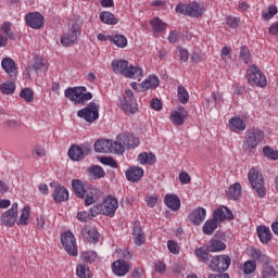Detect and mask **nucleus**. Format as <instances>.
I'll list each match as a JSON object with an SVG mask.
<instances>
[{"label":"nucleus","mask_w":278,"mask_h":278,"mask_svg":"<svg viewBox=\"0 0 278 278\" xmlns=\"http://www.w3.org/2000/svg\"><path fill=\"white\" fill-rule=\"evenodd\" d=\"M116 210H118V200H116V198L106 197L101 204H96L90 208V214L93 218L94 216H99V214L114 218Z\"/></svg>","instance_id":"nucleus-1"},{"label":"nucleus","mask_w":278,"mask_h":278,"mask_svg":"<svg viewBox=\"0 0 278 278\" xmlns=\"http://www.w3.org/2000/svg\"><path fill=\"white\" fill-rule=\"evenodd\" d=\"M140 144V139L131 134H119L114 141V153L123 155L125 149H136Z\"/></svg>","instance_id":"nucleus-2"},{"label":"nucleus","mask_w":278,"mask_h":278,"mask_svg":"<svg viewBox=\"0 0 278 278\" xmlns=\"http://www.w3.org/2000/svg\"><path fill=\"white\" fill-rule=\"evenodd\" d=\"M264 140V131L260 128H251L245 131L242 149L245 153H252Z\"/></svg>","instance_id":"nucleus-3"},{"label":"nucleus","mask_w":278,"mask_h":278,"mask_svg":"<svg viewBox=\"0 0 278 278\" xmlns=\"http://www.w3.org/2000/svg\"><path fill=\"white\" fill-rule=\"evenodd\" d=\"M111 66L114 73H121V75L129 79L142 76V68L129 65V62L125 60H114Z\"/></svg>","instance_id":"nucleus-4"},{"label":"nucleus","mask_w":278,"mask_h":278,"mask_svg":"<svg viewBox=\"0 0 278 278\" xmlns=\"http://www.w3.org/2000/svg\"><path fill=\"white\" fill-rule=\"evenodd\" d=\"M72 190L77 199H81L84 201L86 206L97 203V200L94 199V195H92V192L88 191V185H86V182H84L83 180L73 179Z\"/></svg>","instance_id":"nucleus-5"},{"label":"nucleus","mask_w":278,"mask_h":278,"mask_svg":"<svg viewBox=\"0 0 278 278\" xmlns=\"http://www.w3.org/2000/svg\"><path fill=\"white\" fill-rule=\"evenodd\" d=\"M86 87H70L65 89L64 96L73 103H85V101L92 99V93L86 92Z\"/></svg>","instance_id":"nucleus-6"},{"label":"nucleus","mask_w":278,"mask_h":278,"mask_svg":"<svg viewBox=\"0 0 278 278\" xmlns=\"http://www.w3.org/2000/svg\"><path fill=\"white\" fill-rule=\"evenodd\" d=\"M248 179L252 189L258 194L261 199L266 197V187H264V176L255 168H251L248 174Z\"/></svg>","instance_id":"nucleus-7"},{"label":"nucleus","mask_w":278,"mask_h":278,"mask_svg":"<svg viewBox=\"0 0 278 278\" xmlns=\"http://www.w3.org/2000/svg\"><path fill=\"white\" fill-rule=\"evenodd\" d=\"M176 12L177 14H182L184 16H192L193 18H201V16H203V13L205 12V9H203V7H201L197 2H191L189 4L178 3L176 5Z\"/></svg>","instance_id":"nucleus-8"},{"label":"nucleus","mask_w":278,"mask_h":278,"mask_svg":"<svg viewBox=\"0 0 278 278\" xmlns=\"http://www.w3.org/2000/svg\"><path fill=\"white\" fill-rule=\"evenodd\" d=\"M248 81L251 86H256L257 88H266L268 81L266 80V75L260 71V67L252 65L247 71Z\"/></svg>","instance_id":"nucleus-9"},{"label":"nucleus","mask_w":278,"mask_h":278,"mask_svg":"<svg viewBox=\"0 0 278 278\" xmlns=\"http://www.w3.org/2000/svg\"><path fill=\"white\" fill-rule=\"evenodd\" d=\"M231 266V257L227 254L216 255L210 261L208 268L214 273H225Z\"/></svg>","instance_id":"nucleus-10"},{"label":"nucleus","mask_w":278,"mask_h":278,"mask_svg":"<svg viewBox=\"0 0 278 278\" xmlns=\"http://www.w3.org/2000/svg\"><path fill=\"white\" fill-rule=\"evenodd\" d=\"M68 31L61 37V45L63 47H73V45H77V38L81 36V30L77 23H68Z\"/></svg>","instance_id":"nucleus-11"},{"label":"nucleus","mask_w":278,"mask_h":278,"mask_svg":"<svg viewBox=\"0 0 278 278\" xmlns=\"http://www.w3.org/2000/svg\"><path fill=\"white\" fill-rule=\"evenodd\" d=\"M119 108L125 114H136L138 112V103L136 102V98H134V91L131 89L125 91Z\"/></svg>","instance_id":"nucleus-12"},{"label":"nucleus","mask_w":278,"mask_h":278,"mask_svg":"<svg viewBox=\"0 0 278 278\" xmlns=\"http://www.w3.org/2000/svg\"><path fill=\"white\" fill-rule=\"evenodd\" d=\"M99 108L96 102H90L77 112V116L84 118L87 123H94L99 118Z\"/></svg>","instance_id":"nucleus-13"},{"label":"nucleus","mask_w":278,"mask_h":278,"mask_svg":"<svg viewBox=\"0 0 278 278\" xmlns=\"http://www.w3.org/2000/svg\"><path fill=\"white\" fill-rule=\"evenodd\" d=\"M61 242L63 249H65L67 255H72V257H77V241L75 239V235L71 231L63 232L61 235Z\"/></svg>","instance_id":"nucleus-14"},{"label":"nucleus","mask_w":278,"mask_h":278,"mask_svg":"<svg viewBox=\"0 0 278 278\" xmlns=\"http://www.w3.org/2000/svg\"><path fill=\"white\" fill-rule=\"evenodd\" d=\"M18 218V203H13L11 208L5 211L1 216V223L5 227H14Z\"/></svg>","instance_id":"nucleus-15"},{"label":"nucleus","mask_w":278,"mask_h":278,"mask_svg":"<svg viewBox=\"0 0 278 278\" xmlns=\"http://www.w3.org/2000/svg\"><path fill=\"white\" fill-rule=\"evenodd\" d=\"M50 186L51 188H54L52 197L55 203H64L68 201L70 194H68V189H66V187L58 182H51Z\"/></svg>","instance_id":"nucleus-16"},{"label":"nucleus","mask_w":278,"mask_h":278,"mask_svg":"<svg viewBox=\"0 0 278 278\" xmlns=\"http://www.w3.org/2000/svg\"><path fill=\"white\" fill-rule=\"evenodd\" d=\"M26 25L31 29H42L45 27V16L39 12H31L25 16Z\"/></svg>","instance_id":"nucleus-17"},{"label":"nucleus","mask_w":278,"mask_h":278,"mask_svg":"<svg viewBox=\"0 0 278 278\" xmlns=\"http://www.w3.org/2000/svg\"><path fill=\"white\" fill-rule=\"evenodd\" d=\"M112 270L117 277H125L131 270V264L125 260H117L112 263Z\"/></svg>","instance_id":"nucleus-18"},{"label":"nucleus","mask_w":278,"mask_h":278,"mask_svg":"<svg viewBox=\"0 0 278 278\" xmlns=\"http://www.w3.org/2000/svg\"><path fill=\"white\" fill-rule=\"evenodd\" d=\"M96 153H114V141L110 139H99L94 142Z\"/></svg>","instance_id":"nucleus-19"},{"label":"nucleus","mask_w":278,"mask_h":278,"mask_svg":"<svg viewBox=\"0 0 278 278\" xmlns=\"http://www.w3.org/2000/svg\"><path fill=\"white\" fill-rule=\"evenodd\" d=\"M126 179L131 184H138L144 177V169L142 167L132 166L125 172Z\"/></svg>","instance_id":"nucleus-20"},{"label":"nucleus","mask_w":278,"mask_h":278,"mask_svg":"<svg viewBox=\"0 0 278 278\" xmlns=\"http://www.w3.org/2000/svg\"><path fill=\"white\" fill-rule=\"evenodd\" d=\"M205 216H207V211L204 207H198L189 214V220L198 227L205 220Z\"/></svg>","instance_id":"nucleus-21"},{"label":"nucleus","mask_w":278,"mask_h":278,"mask_svg":"<svg viewBox=\"0 0 278 278\" xmlns=\"http://www.w3.org/2000/svg\"><path fill=\"white\" fill-rule=\"evenodd\" d=\"M186 118H188V111L185 108H180L179 111L170 114V121L176 127H181L186 123Z\"/></svg>","instance_id":"nucleus-22"},{"label":"nucleus","mask_w":278,"mask_h":278,"mask_svg":"<svg viewBox=\"0 0 278 278\" xmlns=\"http://www.w3.org/2000/svg\"><path fill=\"white\" fill-rule=\"evenodd\" d=\"M250 255L252 260H255V262H258L262 264L263 268L264 266H270V257L268 255L262 253V250L260 249H251Z\"/></svg>","instance_id":"nucleus-23"},{"label":"nucleus","mask_w":278,"mask_h":278,"mask_svg":"<svg viewBox=\"0 0 278 278\" xmlns=\"http://www.w3.org/2000/svg\"><path fill=\"white\" fill-rule=\"evenodd\" d=\"M132 239L137 247H142V244L147 242V237L144 236V231H142V227L140 226V224L134 225Z\"/></svg>","instance_id":"nucleus-24"},{"label":"nucleus","mask_w":278,"mask_h":278,"mask_svg":"<svg viewBox=\"0 0 278 278\" xmlns=\"http://www.w3.org/2000/svg\"><path fill=\"white\" fill-rule=\"evenodd\" d=\"M164 203L172 212H177L181 207V200L177 194H166Z\"/></svg>","instance_id":"nucleus-25"},{"label":"nucleus","mask_w":278,"mask_h":278,"mask_svg":"<svg viewBox=\"0 0 278 278\" xmlns=\"http://www.w3.org/2000/svg\"><path fill=\"white\" fill-rule=\"evenodd\" d=\"M3 71L10 75L11 79L16 78V63L11 58H4L1 62Z\"/></svg>","instance_id":"nucleus-26"},{"label":"nucleus","mask_w":278,"mask_h":278,"mask_svg":"<svg viewBox=\"0 0 278 278\" xmlns=\"http://www.w3.org/2000/svg\"><path fill=\"white\" fill-rule=\"evenodd\" d=\"M256 233L263 244H268L269 241L273 240V232H270V228L266 226H257Z\"/></svg>","instance_id":"nucleus-27"},{"label":"nucleus","mask_w":278,"mask_h":278,"mask_svg":"<svg viewBox=\"0 0 278 278\" xmlns=\"http://www.w3.org/2000/svg\"><path fill=\"white\" fill-rule=\"evenodd\" d=\"M160 86V78L155 75L149 76L144 81L141 83V92L147 90H155Z\"/></svg>","instance_id":"nucleus-28"},{"label":"nucleus","mask_w":278,"mask_h":278,"mask_svg":"<svg viewBox=\"0 0 278 278\" xmlns=\"http://www.w3.org/2000/svg\"><path fill=\"white\" fill-rule=\"evenodd\" d=\"M81 236L88 240V242H91L92 244H97L99 242V231L94 228H83L80 231Z\"/></svg>","instance_id":"nucleus-29"},{"label":"nucleus","mask_w":278,"mask_h":278,"mask_svg":"<svg viewBox=\"0 0 278 278\" xmlns=\"http://www.w3.org/2000/svg\"><path fill=\"white\" fill-rule=\"evenodd\" d=\"M226 193L228 194V199H231L232 201H238V199L242 197V186L239 182H236L228 188Z\"/></svg>","instance_id":"nucleus-30"},{"label":"nucleus","mask_w":278,"mask_h":278,"mask_svg":"<svg viewBox=\"0 0 278 278\" xmlns=\"http://www.w3.org/2000/svg\"><path fill=\"white\" fill-rule=\"evenodd\" d=\"M68 157L73 160V162H81L84 160V151L81 147L73 144L68 150Z\"/></svg>","instance_id":"nucleus-31"},{"label":"nucleus","mask_w":278,"mask_h":278,"mask_svg":"<svg viewBox=\"0 0 278 278\" xmlns=\"http://www.w3.org/2000/svg\"><path fill=\"white\" fill-rule=\"evenodd\" d=\"M225 249H227V244L220 241V239H212L207 244V251L210 253H218L225 251Z\"/></svg>","instance_id":"nucleus-32"},{"label":"nucleus","mask_w":278,"mask_h":278,"mask_svg":"<svg viewBox=\"0 0 278 278\" xmlns=\"http://www.w3.org/2000/svg\"><path fill=\"white\" fill-rule=\"evenodd\" d=\"M210 250H207V247L198 248L194 251V255L198 257L199 262H202V264H207L210 266Z\"/></svg>","instance_id":"nucleus-33"},{"label":"nucleus","mask_w":278,"mask_h":278,"mask_svg":"<svg viewBox=\"0 0 278 278\" xmlns=\"http://www.w3.org/2000/svg\"><path fill=\"white\" fill-rule=\"evenodd\" d=\"M137 160L142 165L149 164L151 166L155 164L157 159L155 157V154H153L152 152H142L138 155Z\"/></svg>","instance_id":"nucleus-34"},{"label":"nucleus","mask_w":278,"mask_h":278,"mask_svg":"<svg viewBox=\"0 0 278 278\" xmlns=\"http://www.w3.org/2000/svg\"><path fill=\"white\" fill-rule=\"evenodd\" d=\"M216 229H218V224L212 218L207 219L202 227V231L205 236H212Z\"/></svg>","instance_id":"nucleus-35"},{"label":"nucleus","mask_w":278,"mask_h":278,"mask_svg":"<svg viewBox=\"0 0 278 278\" xmlns=\"http://www.w3.org/2000/svg\"><path fill=\"white\" fill-rule=\"evenodd\" d=\"M229 125L233 131H244L247 129V124L240 117H232L229 121Z\"/></svg>","instance_id":"nucleus-36"},{"label":"nucleus","mask_w":278,"mask_h":278,"mask_svg":"<svg viewBox=\"0 0 278 278\" xmlns=\"http://www.w3.org/2000/svg\"><path fill=\"white\" fill-rule=\"evenodd\" d=\"M100 21L105 23L106 25H116L118 23V18L113 13L108 11L100 13Z\"/></svg>","instance_id":"nucleus-37"},{"label":"nucleus","mask_w":278,"mask_h":278,"mask_svg":"<svg viewBox=\"0 0 278 278\" xmlns=\"http://www.w3.org/2000/svg\"><path fill=\"white\" fill-rule=\"evenodd\" d=\"M111 42L119 49H125L127 47V37L124 35H111Z\"/></svg>","instance_id":"nucleus-38"},{"label":"nucleus","mask_w":278,"mask_h":278,"mask_svg":"<svg viewBox=\"0 0 278 278\" xmlns=\"http://www.w3.org/2000/svg\"><path fill=\"white\" fill-rule=\"evenodd\" d=\"M242 270L244 275H251L252 273H255V270H257V261H255V258L247 261L243 263Z\"/></svg>","instance_id":"nucleus-39"},{"label":"nucleus","mask_w":278,"mask_h":278,"mask_svg":"<svg viewBox=\"0 0 278 278\" xmlns=\"http://www.w3.org/2000/svg\"><path fill=\"white\" fill-rule=\"evenodd\" d=\"M28 66H31L35 73H38V71L40 73H42V71H47V65L45 64L42 58H40L39 55H34V64Z\"/></svg>","instance_id":"nucleus-40"},{"label":"nucleus","mask_w":278,"mask_h":278,"mask_svg":"<svg viewBox=\"0 0 278 278\" xmlns=\"http://www.w3.org/2000/svg\"><path fill=\"white\" fill-rule=\"evenodd\" d=\"M2 94H14L16 90V85L13 81H7L0 86Z\"/></svg>","instance_id":"nucleus-41"},{"label":"nucleus","mask_w":278,"mask_h":278,"mask_svg":"<svg viewBox=\"0 0 278 278\" xmlns=\"http://www.w3.org/2000/svg\"><path fill=\"white\" fill-rule=\"evenodd\" d=\"M0 31H2V34H5L9 40H14V33L12 31V24L10 22H4L3 24H1Z\"/></svg>","instance_id":"nucleus-42"},{"label":"nucleus","mask_w":278,"mask_h":278,"mask_svg":"<svg viewBox=\"0 0 278 278\" xmlns=\"http://www.w3.org/2000/svg\"><path fill=\"white\" fill-rule=\"evenodd\" d=\"M76 275L78 278H90V267L86 265H77Z\"/></svg>","instance_id":"nucleus-43"},{"label":"nucleus","mask_w":278,"mask_h":278,"mask_svg":"<svg viewBox=\"0 0 278 278\" xmlns=\"http://www.w3.org/2000/svg\"><path fill=\"white\" fill-rule=\"evenodd\" d=\"M178 101L180 103H188V101H190V94L184 86H178Z\"/></svg>","instance_id":"nucleus-44"},{"label":"nucleus","mask_w":278,"mask_h":278,"mask_svg":"<svg viewBox=\"0 0 278 278\" xmlns=\"http://www.w3.org/2000/svg\"><path fill=\"white\" fill-rule=\"evenodd\" d=\"M151 27L154 29V31H164L166 29V23L162 22L160 17L153 18L151 22Z\"/></svg>","instance_id":"nucleus-45"},{"label":"nucleus","mask_w":278,"mask_h":278,"mask_svg":"<svg viewBox=\"0 0 278 278\" xmlns=\"http://www.w3.org/2000/svg\"><path fill=\"white\" fill-rule=\"evenodd\" d=\"M262 275H263V278H276L277 270L275 269V267H273V265L264 266L262 268Z\"/></svg>","instance_id":"nucleus-46"},{"label":"nucleus","mask_w":278,"mask_h":278,"mask_svg":"<svg viewBox=\"0 0 278 278\" xmlns=\"http://www.w3.org/2000/svg\"><path fill=\"white\" fill-rule=\"evenodd\" d=\"M21 99H24L26 103H31L34 101V91L30 88H24L20 92Z\"/></svg>","instance_id":"nucleus-47"},{"label":"nucleus","mask_w":278,"mask_h":278,"mask_svg":"<svg viewBox=\"0 0 278 278\" xmlns=\"http://www.w3.org/2000/svg\"><path fill=\"white\" fill-rule=\"evenodd\" d=\"M263 154L265 155V157H268V160H278V151L274 150L269 146H265L263 148Z\"/></svg>","instance_id":"nucleus-48"},{"label":"nucleus","mask_w":278,"mask_h":278,"mask_svg":"<svg viewBox=\"0 0 278 278\" xmlns=\"http://www.w3.org/2000/svg\"><path fill=\"white\" fill-rule=\"evenodd\" d=\"M218 225L219 223H225L227 220V217L225 215V211L223 208H217L213 212V218Z\"/></svg>","instance_id":"nucleus-49"},{"label":"nucleus","mask_w":278,"mask_h":278,"mask_svg":"<svg viewBox=\"0 0 278 278\" xmlns=\"http://www.w3.org/2000/svg\"><path fill=\"white\" fill-rule=\"evenodd\" d=\"M89 172L96 179H101V177H105V170L101 168L99 165H92L89 168Z\"/></svg>","instance_id":"nucleus-50"},{"label":"nucleus","mask_w":278,"mask_h":278,"mask_svg":"<svg viewBox=\"0 0 278 278\" xmlns=\"http://www.w3.org/2000/svg\"><path fill=\"white\" fill-rule=\"evenodd\" d=\"M81 260L86 264H92V262L97 261V252H93V251L84 252L81 254Z\"/></svg>","instance_id":"nucleus-51"},{"label":"nucleus","mask_w":278,"mask_h":278,"mask_svg":"<svg viewBox=\"0 0 278 278\" xmlns=\"http://www.w3.org/2000/svg\"><path fill=\"white\" fill-rule=\"evenodd\" d=\"M239 56L242 59L244 64H249L251 62V51L247 46H242L239 52Z\"/></svg>","instance_id":"nucleus-52"},{"label":"nucleus","mask_w":278,"mask_h":278,"mask_svg":"<svg viewBox=\"0 0 278 278\" xmlns=\"http://www.w3.org/2000/svg\"><path fill=\"white\" fill-rule=\"evenodd\" d=\"M278 10L275 5H270L268 8V12H263L262 14V18L264 21H270V18H273V16H275L277 14Z\"/></svg>","instance_id":"nucleus-53"},{"label":"nucleus","mask_w":278,"mask_h":278,"mask_svg":"<svg viewBox=\"0 0 278 278\" xmlns=\"http://www.w3.org/2000/svg\"><path fill=\"white\" fill-rule=\"evenodd\" d=\"M28 218H29V206H25L22 210V214L20 216V220H18L17 225H27Z\"/></svg>","instance_id":"nucleus-54"},{"label":"nucleus","mask_w":278,"mask_h":278,"mask_svg":"<svg viewBox=\"0 0 278 278\" xmlns=\"http://www.w3.org/2000/svg\"><path fill=\"white\" fill-rule=\"evenodd\" d=\"M21 126H22L21 122L16 119H7L4 122V127H7L8 129L16 130Z\"/></svg>","instance_id":"nucleus-55"},{"label":"nucleus","mask_w":278,"mask_h":278,"mask_svg":"<svg viewBox=\"0 0 278 278\" xmlns=\"http://www.w3.org/2000/svg\"><path fill=\"white\" fill-rule=\"evenodd\" d=\"M101 164H104V166H111V168H116L118 164L115 160H113L111 156H102L100 159Z\"/></svg>","instance_id":"nucleus-56"},{"label":"nucleus","mask_w":278,"mask_h":278,"mask_svg":"<svg viewBox=\"0 0 278 278\" xmlns=\"http://www.w3.org/2000/svg\"><path fill=\"white\" fill-rule=\"evenodd\" d=\"M31 155L33 157H45L47 155V150H45V148H42V146H36L34 149H33V152H31Z\"/></svg>","instance_id":"nucleus-57"},{"label":"nucleus","mask_w":278,"mask_h":278,"mask_svg":"<svg viewBox=\"0 0 278 278\" xmlns=\"http://www.w3.org/2000/svg\"><path fill=\"white\" fill-rule=\"evenodd\" d=\"M167 248L169 253H173L174 255H177L179 253V244L173 240L167 241Z\"/></svg>","instance_id":"nucleus-58"},{"label":"nucleus","mask_w":278,"mask_h":278,"mask_svg":"<svg viewBox=\"0 0 278 278\" xmlns=\"http://www.w3.org/2000/svg\"><path fill=\"white\" fill-rule=\"evenodd\" d=\"M211 99L212 101H214L215 105H218V108H220V105L223 104V94L219 92H213L211 94Z\"/></svg>","instance_id":"nucleus-59"},{"label":"nucleus","mask_w":278,"mask_h":278,"mask_svg":"<svg viewBox=\"0 0 278 278\" xmlns=\"http://www.w3.org/2000/svg\"><path fill=\"white\" fill-rule=\"evenodd\" d=\"M154 271L155 273H166V263H164L163 261H157L154 264Z\"/></svg>","instance_id":"nucleus-60"},{"label":"nucleus","mask_w":278,"mask_h":278,"mask_svg":"<svg viewBox=\"0 0 278 278\" xmlns=\"http://www.w3.org/2000/svg\"><path fill=\"white\" fill-rule=\"evenodd\" d=\"M179 54H180V58H179L180 62H188V60H190V53L188 52L187 49L180 48Z\"/></svg>","instance_id":"nucleus-61"},{"label":"nucleus","mask_w":278,"mask_h":278,"mask_svg":"<svg viewBox=\"0 0 278 278\" xmlns=\"http://www.w3.org/2000/svg\"><path fill=\"white\" fill-rule=\"evenodd\" d=\"M240 23V20H238L237 17H227L226 18V24L228 25V27H231L232 29H236V27H238Z\"/></svg>","instance_id":"nucleus-62"},{"label":"nucleus","mask_w":278,"mask_h":278,"mask_svg":"<svg viewBox=\"0 0 278 278\" xmlns=\"http://www.w3.org/2000/svg\"><path fill=\"white\" fill-rule=\"evenodd\" d=\"M151 108L152 110H155V112H160V110H162V100L153 98L151 101Z\"/></svg>","instance_id":"nucleus-63"},{"label":"nucleus","mask_w":278,"mask_h":278,"mask_svg":"<svg viewBox=\"0 0 278 278\" xmlns=\"http://www.w3.org/2000/svg\"><path fill=\"white\" fill-rule=\"evenodd\" d=\"M146 203H147L148 207H153L154 205H157V197L148 195L146 198Z\"/></svg>","instance_id":"nucleus-64"}]
</instances>
